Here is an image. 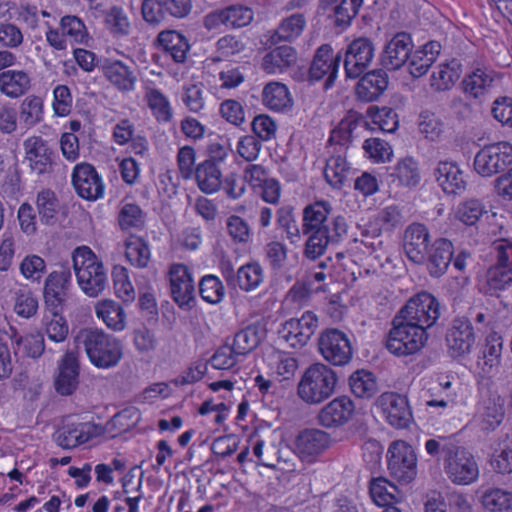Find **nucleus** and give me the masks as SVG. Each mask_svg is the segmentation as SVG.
<instances>
[{
	"mask_svg": "<svg viewBox=\"0 0 512 512\" xmlns=\"http://www.w3.org/2000/svg\"><path fill=\"white\" fill-rule=\"evenodd\" d=\"M331 210V204L324 200L315 201L303 210L304 255L308 259L321 257L329 245L338 244L347 235L346 218L342 215L330 217Z\"/></svg>",
	"mask_w": 512,
	"mask_h": 512,
	"instance_id": "nucleus-1",
	"label": "nucleus"
},
{
	"mask_svg": "<svg viewBox=\"0 0 512 512\" xmlns=\"http://www.w3.org/2000/svg\"><path fill=\"white\" fill-rule=\"evenodd\" d=\"M77 340L90 363L98 369L116 367L123 358L122 341L102 329L84 328L80 330Z\"/></svg>",
	"mask_w": 512,
	"mask_h": 512,
	"instance_id": "nucleus-2",
	"label": "nucleus"
},
{
	"mask_svg": "<svg viewBox=\"0 0 512 512\" xmlns=\"http://www.w3.org/2000/svg\"><path fill=\"white\" fill-rule=\"evenodd\" d=\"M77 284L89 297H97L107 285V272L103 262L88 246L77 247L72 253Z\"/></svg>",
	"mask_w": 512,
	"mask_h": 512,
	"instance_id": "nucleus-3",
	"label": "nucleus"
},
{
	"mask_svg": "<svg viewBox=\"0 0 512 512\" xmlns=\"http://www.w3.org/2000/svg\"><path fill=\"white\" fill-rule=\"evenodd\" d=\"M338 382L337 373L323 363L310 365L298 384L299 397L308 404H318L328 399Z\"/></svg>",
	"mask_w": 512,
	"mask_h": 512,
	"instance_id": "nucleus-4",
	"label": "nucleus"
},
{
	"mask_svg": "<svg viewBox=\"0 0 512 512\" xmlns=\"http://www.w3.org/2000/svg\"><path fill=\"white\" fill-rule=\"evenodd\" d=\"M103 434L104 428L101 424L95 423L86 415L71 414L63 417L61 425L54 434V439L62 449L71 450Z\"/></svg>",
	"mask_w": 512,
	"mask_h": 512,
	"instance_id": "nucleus-5",
	"label": "nucleus"
},
{
	"mask_svg": "<svg viewBox=\"0 0 512 512\" xmlns=\"http://www.w3.org/2000/svg\"><path fill=\"white\" fill-rule=\"evenodd\" d=\"M428 333L421 326L395 316L386 337L385 346L389 353L397 357H407L418 353L426 344Z\"/></svg>",
	"mask_w": 512,
	"mask_h": 512,
	"instance_id": "nucleus-6",
	"label": "nucleus"
},
{
	"mask_svg": "<svg viewBox=\"0 0 512 512\" xmlns=\"http://www.w3.org/2000/svg\"><path fill=\"white\" fill-rule=\"evenodd\" d=\"M45 39L55 51H65L68 45L87 44L90 38L84 21L76 15H64L60 18L58 27L45 22Z\"/></svg>",
	"mask_w": 512,
	"mask_h": 512,
	"instance_id": "nucleus-7",
	"label": "nucleus"
},
{
	"mask_svg": "<svg viewBox=\"0 0 512 512\" xmlns=\"http://www.w3.org/2000/svg\"><path fill=\"white\" fill-rule=\"evenodd\" d=\"M417 454L412 445L395 440L387 450V467L391 477L401 484H409L417 476Z\"/></svg>",
	"mask_w": 512,
	"mask_h": 512,
	"instance_id": "nucleus-8",
	"label": "nucleus"
},
{
	"mask_svg": "<svg viewBox=\"0 0 512 512\" xmlns=\"http://www.w3.org/2000/svg\"><path fill=\"white\" fill-rule=\"evenodd\" d=\"M512 164V144L506 141L487 144L474 157V170L482 177H492Z\"/></svg>",
	"mask_w": 512,
	"mask_h": 512,
	"instance_id": "nucleus-9",
	"label": "nucleus"
},
{
	"mask_svg": "<svg viewBox=\"0 0 512 512\" xmlns=\"http://www.w3.org/2000/svg\"><path fill=\"white\" fill-rule=\"evenodd\" d=\"M397 316L421 326L427 332L440 316L438 300L428 292L417 293L400 309Z\"/></svg>",
	"mask_w": 512,
	"mask_h": 512,
	"instance_id": "nucleus-10",
	"label": "nucleus"
},
{
	"mask_svg": "<svg viewBox=\"0 0 512 512\" xmlns=\"http://www.w3.org/2000/svg\"><path fill=\"white\" fill-rule=\"evenodd\" d=\"M170 294L178 307L190 311L196 305V289L191 269L183 263L170 265L167 274Z\"/></svg>",
	"mask_w": 512,
	"mask_h": 512,
	"instance_id": "nucleus-11",
	"label": "nucleus"
},
{
	"mask_svg": "<svg viewBox=\"0 0 512 512\" xmlns=\"http://www.w3.org/2000/svg\"><path fill=\"white\" fill-rule=\"evenodd\" d=\"M331 443L329 433L316 428H305L296 435L292 450L301 462L315 464L329 449Z\"/></svg>",
	"mask_w": 512,
	"mask_h": 512,
	"instance_id": "nucleus-12",
	"label": "nucleus"
},
{
	"mask_svg": "<svg viewBox=\"0 0 512 512\" xmlns=\"http://www.w3.org/2000/svg\"><path fill=\"white\" fill-rule=\"evenodd\" d=\"M444 470L452 483L461 486L475 483L480 474L474 455L460 447H456L453 453L450 451L444 462Z\"/></svg>",
	"mask_w": 512,
	"mask_h": 512,
	"instance_id": "nucleus-13",
	"label": "nucleus"
},
{
	"mask_svg": "<svg viewBox=\"0 0 512 512\" xmlns=\"http://www.w3.org/2000/svg\"><path fill=\"white\" fill-rule=\"evenodd\" d=\"M318 326V316L308 310L300 318H291L282 323L278 335L289 347L301 349L308 344Z\"/></svg>",
	"mask_w": 512,
	"mask_h": 512,
	"instance_id": "nucleus-14",
	"label": "nucleus"
},
{
	"mask_svg": "<svg viewBox=\"0 0 512 512\" xmlns=\"http://www.w3.org/2000/svg\"><path fill=\"white\" fill-rule=\"evenodd\" d=\"M382 418L393 428H408L413 421V412L407 396L393 391L382 393L376 401Z\"/></svg>",
	"mask_w": 512,
	"mask_h": 512,
	"instance_id": "nucleus-15",
	"label": "nucleus"
},
{
	"mask_svg": "<svg viewBox=\"0 0 512 512\" xmlns=\"http://www.w3.org/2000/svg\"><path fill=\"white\" fill-rule=\"evenodd\" d=\"M318 347L322 357L334 366L348 364L353 355L348 336L336 328L326 329L320 334Z\"/></svg>",
	"mask_w": 512,
	"mask_h": 512,
	"instance_id": "nucleus-16",
	"label": "nucleus"
},
{
	"mask_svg": "<svg viewBox=\"0 0 512 512\" xmlns=\"http://www.w3.org/2000/svg\"><path fill=\"white\" fill-rule=\"evenodd\" d=\"M496 264L487 271L486 293L493 295L512 286V243L503 240L495 247Z\"/></svg>",
	"mask_w": 512,
	"mask_h": 512,
	"instance_id": "nucleus-17",
	"label": "nucleus"
},
{
	"mask_svg": "<svg viewBox=\"0 0 512 512\" xmlns=\"http://www.w3.org/2000/svg\"><path fill=\"white\" fill-rule=\"evenodd\" d=\"M341 63V54L336 53L330 44H322L315 51L309 68L311 81H324V89H330L337 77Z\"/></svg>",
	"mask_w": 512,
	"mask_h": 512,
	"instance_id": "nucleus-18",
	"label": "nucleus"
},
{
	"mask_svg": "<svg viewBox=\"0 0 512 512\" xmlns=\"http://www.w3.org/2000/svg\"><path fill=\"white\" fill-rule=\"evenodd\" d=\"M71 182L76 194L84 200L95 201L104 197L103 178L90 163L76 164L72 170Z\"/></svg>",
	"mask_w": 512,
	"mask_h": 512,
	"instance_id": "nucleus-19",
	"label": "nucleus"
},
{
	"mask_svg": "<svg viewBox=\"0 0 512 512\" xmlns=\"http://www.w3.org/2000/svg\"><path fill=\"white\" fill-rule=\"evenodd\" d=\"M72 287V274L69 269L52 271L44 285V299L49 312L63 311L69 291Z\"/></svg>",
	"mask_w": 512,
	"mask_h": 512,
	"instance_id": "nucleus-20",
	"label": "nucleus"
},
{
	"mask_svg": "<svg viewBox=\"0 0 512 512\" xmlns=\"http://www.w3.org/2000/svg\"><path fill=\"white\" fill-rule=\"evenodd\" d=\"M355 412V403L349 396H338L321 408L317 422L324 428L336 429L348 424Z\"/></svg>",
	"mask_w": 512,
	"mask_h": 512,
	"instance_id": "nucleus-21",
	"label": "nucleus"
},
{
	"mask_svg": "<svg viewBox=\"0 0 512 512\" xmlns=\"http://www.w3.org/2000/svg\"><path fill=\"white\" fill-rule=\"evenodd\" d=\"M374 45L365 37L354 39L349 45L344 58V70L348 78L356 79L368 68L374 58Z\"/></svg>",
	"mask_w": 512,
	"mask_h": 512,
	"instance_id": "nucleus-22",
	"label": "nucleus"
},
{
	"mask_svg": "<svg viewBox=\"0 0 512 512\" xmlns=\"http://www.w3.org/2000/svg\"><path fill=\"white\" fill-rule=\"evenodd\" d=\"M446 345L452 358L469 354L475 344V331L467 318H455L446 333Z\"/></svg>",
	"mask_w": 512,
	"mask_h": 512,
	"instance_id": "nucleus-23",
	"label": "nucleus"
},
{
	"mask_svg": "<svg viewBox=\"0 0 512 512\" xmlns=\"http://www.w3.org/2000/svg\"><path fill=\"white\" fill-rule=\"evenodd\" d=\"M505 417V400L500 395L483 397L477 404L473 417L475 425L484 432L496 430Z\"/></svg>",
	"mask_w": 512,
	"mask_h": 512,
	"instance_id": "nucleus-24",
	"label": "nucleus"
},
{
	"mask_svg": "<svg viewBox=\"0 0 512 512\" xmlns=\"http://www.w3.org/2000/svg\"><path fill=\"white\" fill-rule=\"evenodd\" d=\"M99 69L106 81L118 92L126 94L135 90L137 75L132 66L121 60L106 58Z\"/></svg>",
	"mask_w": 512,
	"mask_h": 512,
	"instance_id": "nucleus-25",
	"label": "nucleus"
},
{
	"mask_svg": "<svg viewBox=\"0 0 512 512\" xmlns=\"http://www.w3.org/2000/svg\"><path fill=\"white\" fill-rule=\"evenodd\" d=\"M368 125L363 116L349 111L345 117L331 130L327 144L334 152L347 153L353 137L359 127Z\"/></svg>",
	"mask_w": 512,
	"mask_h": 512,
	"instance_id": "nucleus-26",
	"label": "nucleus"
},
{
	"mask_svg": "<svg viewBox=\"0 0 512 512\" xmlns=\"http://www.w3.org/2000/svg\"><path fill=\"white\" fill-rule=\"evenodd\" d=\"M430 234L422 223L410 224L403 238V248L407 258L415 264H425L429 250Z\"/></svg>",
	"mask_w": 512,
	"mask_h": 512,
	"instance_id": "nucleus-27",
	"label": "nucleus"
},
{
	"mask_svg": "<svg viewBox=\"0 0 512 512\" xmlns=\"http://www.w3.org/2000/svg\"><path fill=\"white\" fill-rule=\"evenodd\" d=\"M25 159L29 167L37 174L48 173L52 170L53 151L41 136H30L23 142Z\"/></svg>",
	"mask_w": 512,
	"mask_h": 512,
	"instance_id": "nucleus-28",
	"label": "nucleus"
},
{
	"mask_svg": "<svg viewBox=\"0 0 512 512\" xmlns=\"http://www.w3.org/2000/svg\"><path fill=\"white\" fill-rule=\"evenodd\" d=\"M438 185L445 194L461 195L467 188V175L453 161H440L435 171Z\"/></svg>",
	"mask_w": 512,
	"mask_h": 512,
	"instance_id": "nucleus-29",
	"label": "nucleus"
},
{
	"mask_svg": "<svg viewBox=\"0 0 512 512\" xmlns=\"http://www.w3.org/2000/svg\"><path fill=\"white\" fill-rule=\"evenodd\" d=\"M413 46L412 38L408 33H396L385 46L382 55L383 66L388 70L400 69L407 63Z\"/></svg>",
	"mask_w": 512,
	"mask_h": 512,
	"instance_id": "nucleus-30",
	"label": "nucleus"
},
{
	"mask_svg": "<svg viewBox=\"0 0 512 512\" xmlns=\"http://www.w3.org/2000/svg\"><path fill=\"white\" fill-rule=\"evenodd\" d=\"M494 76L493 71L483 68L467 73L461 81V90L466 99L481 102L492 88Z\"/></svg>",
	"mask_w": 512,
	"mask_h": 512,
	"instance_id": "nucleus-31",
	"label": "nucleus"
},
{
	"mask_svg": "<svg viewBox=\"0 0 512 512\" xmlns=\"http://www.w3.org/2000/svg\"><path fill=\"white\" fill-rule=\"evenodd\" d=\"M157 41L163 55L174 63H184L190 50L188 39L175 30H165L158 34Z\"/></svg>",
	"mask_w": 512,
	"mask_h": 512,
	"instance_id": "nucleus-32",
	"label": "nucleus"
},
{
	"mask_svg": "<svg viewBox=\"0 0 512 512\" xmlns=\"http://www.w3.org/2000/svg\"><path fill=\"white\" fill-rule=\"evenodd\" d=\"M454 247L450 240L436 239L428 250L426 259L427 269L431 276H442L452 261Z\"/></svg>",
	"mask_w": 512,
	"mask_h": 512,
	"instance_id": "nucleus-33",
	"label": "nucleus"
},
{
	"mask_svg": "<svg viewBox=\"0 0 512 512\" xmlns=\"http://www.w3.org/2000/svg\"><path fill=\"white\" fill-rule=\"evenodd\" d=\"M503 338L497 332H491L485 338L479 351L477 366L484 374H491L501 364Z\"/></svg>",
	"mask_w": 512,
	"mask_h": 512,
	"instance_id": "nucleus-34",
	"label": "nucleus"
},
{
	"mask_svg": "<svg viewBox=\"0 0 512 512\" xmlns=\"http://www.w3.org/2000/svg\"><path fill=\"white\" fill-rule=\"evenodd\" d=\"M388 86V75L383 70H373L364 74L358 81L355 92L364 102L377 100Z\"/></svg>",
	"mask_w": 512,
	"mask_h": 512,
	"instance_id": "nucleus-35",
	"label": "nucleus"
},
{
	"mask_svg": "<svg viewBox=\"0 0 512 512\" xmlns=\"http://www.w3.org/2000/svg\"><path fill=\"white\" fill-rule=\"evenodd\" d=\"M462 74V64L457 59H451L440 63L435 67L430 76V87L436 92L451 90Z\"/></svg>",
	"mask_w": 512,
	"mask_h": 512,
	"instance_id": "nucleus-36",
	"label": "nucleus"
},
{
	"mask_svg": "<svg viewBox=\"0 0 512 512\" xmlns=\"http://www.w3.org/2000/svg\"><path fill=\"white\" fill-rule=\"evenodd\" d=\"M226 281H235L240 290L251 292L256 290L264 280V271L258 262H249L239 267L236 276L233 270L223 273Z\"/></svg>",
	"mask_w": 512,
	"mask_h": 512,
	"instance_id": "nucleus-37",
	"label": "nucleus"
},
{
	"mask_svg": "<svg viewBox=\"0 0 512 512\" xmlns=\"http://www.w3.org/2000/svg\"><path fill=\"white\" fill-rule=\"evenodd\" d=\"M79 363L77 357L67 352L59 365V374L55 380V388L61 395H71L78 386Z\"/></svg>",
	"mask_w": 512,
	"mask_h": 512,
	"instance_id": "nucleus-38",
	"label": "nucleus"
},
{
	"mask_svg": "<svg viewBox=\"0 0 512 512\" xmlns=\"http://www.w3.org/2000/svg\"><path fill=\"white\" fill-rule=\"evenodd\" d=\"M441 50V45L437 41H429L420 48L416 49L409 57L408 69L414 78L425 75L432 64L435 62Z\"/></svg>",
	"mask_w": 512,
	"mask_h": 512,
	"instance_id": "nucleus-39",
	"label": "nucleus"
},
{
	"mask_svg": "<svg viewBox=\"0 0 512 512\" xmlns=\"http://www.w3.org/2000/svg\"><path fill=\"white\" fill-rule=\"evenodd\" d=\"M31 81L24 70H4L0 72V92L11 99L19 98L29 91Z\"/></svg>",
	"mask_w": 512,
	"mask_h": 512,
	"instance_id": "nucleus-40",
	"label": "nucleus"
},
{
	"mask_svg": "<svg viewBox=\"0 0 512 512\" xmlns=\"http://www.w3.org/2000/svg\"><path fill=\"white\" fill-rule=\"evenodd\" d=\"M262 103L271 111L284 112L292 107L293 99L285 84L271 81L263 88Z\"/></svg>",
	"mask_w": 512,
	"mask_h": 512,
	"instance_id": "nucleus-41",
	"label": "nucleus"
},
{
	"mask_svg": "<svg viewBox=\"0 0 512 512\" xmlns=\"http://www.w3.org/2000/svg\"><path fill=\"white\" fill-rule=\"evenodd\" d=\"M350 170L351 167L347 161L346 153L332 151L331 156L326 160L323 175L332 188L341 189L348 179Z\"/></svg>",
	"mask_w": 512,
	"mask_h": 512,
	"instance_id": "nucleus-42",
	"label": "nucleus"
},
{
	"mask_svg": "<svg viewBox=\"0 0 512 512\" xmlns=\"http://www.w3.org/2000/svg\"><path fill=\"white\" fill-rule=\"evenodd\" d=\"M35 203L41 223L53 225L58 221L62 205L55 191L50 188L41 189Z\"/></svg>",
	"mask_w": 512,
	"mask_h": 512,
	"instance_id": "nucleus-43",
	"label": "nucleus"
},
{
	"mask_svg": "<svg viewBox=\"0 0 512 512\" xmlns=\"http://www.w3.org/2000/svg\"><path fill=\"white\" fill-rule=\"evenodd\" d=\"M297 62V51L287 45L277 46L263 57L262 67L270 74L283 72Z\"/></svg>",
	"mask_w": 512,
	"mask_h": 512,
	"instance_id": "nucleus-44",
	"label": "nucleus"
},
{
	"mask_svg": "<svg viewBox=\"0 0 512 512\" xmlns=\"http://www.w3.org/2000/svg\"><path fill=\"white\" fill-rule=\"evenodd\" d=\"M222 177L221 167H217L209 161H202L197 165L193 179L201 192L211 195L221 189Z\"/></svg>",
	"mask_w": 512,
	"mask_h": 512,
	"instance_id": "nucleus-45",
	"label": "nucleus"
},
{
	"mask_svg": "<svg viewBox=\"0 0 512 512\" xmlns=\"http://www.w3.org/2000/svg\"><path fill=\"white\" fill-rule=\"evenodd\" d=\"M369 494L375 505L388 507L399 502L398 487L383 476L373 477L369 482Z\"/></svg>",
	"mask_w": 512,
	"mask_h": 512,
	"instance_id": "nucleus-46",
	"label": "nucleus"
},
{
	"mask_svg": "<svg viewBox=\"0 0 512 512\" xmlns=\"http://www.w3.org/2000/svg\"><path fill=\"white\" fill-rule=\"evenodd\" d=\"M351 393L361 399H371L378 393V381L375 374L366 369L354 371L348 379Z\"/></svg>",
	"mask_w": 512,
	"mask_h": 512,
	"instance_id": "nucleus-47",
	"label": "nucleus"
},
{
	"mask_svg": "<svg viewBox=\"0 0 512 512\" xmlns=\"http://www.w3.org/2000/svg\"><path fill=\"white\" fill-rule=\"evenodd\" d=\"M95 312L99 319L113 331H122L126 325V314L123 307L111 299H105L97 303Z\"/></svg>",
	"mask_w": 512,
	"mask_h": 512,
	"instance_id": "nucleus-48",
	"label": "nucleus"
},
{
	"mask_svg": "<svg viewBox=\"0 0 512 512\" xmlns=\"http://www.w3.org/2000/svg\"><path fill=\"white\" fill-rule=\"evenodd\" d=\"M226 230L232 243L239 250L247 251L253 242V230L249 223L238 215H230L226 220Z\"/></svg>",
	"mask_w": 512,
	"mask_h": 512,
	"instance_id": "nucleus-49",
	"label": "nucleus"
},
{
	"mask_svg": "<svg viewBox=\"0 0 512 512\" xmlns=\"http://www.w3.org/2000/svg\"><path fill=\"white\" fill-rule=\"evenodd\" d=\"M145 101L158 123L166 124L172 120L173 109L170 101L159 89H148L145 93Z\"/></svg>",
	"mask_w": 512,
	"mask_h": 512,
	"instance_id": "nucleus-50",
	"label": "nucleus"
},
{
	"mask_svg": "<svg viewBox=\"0 0 512 512\" xmlns=\"http://www.w3.org/2000/svg\"><path fill=\"white\" fill-rule=\"evenodd\" d=\"M125 256L132 266L147 267L151 257L147 241L142 237L131 234L125 241Z\"/></svg>",
	"mask_w": 512,
	"mask_h": 512,
	"instance_id": "nucleus-51",
	"label": "nucleus"
},
{
	"mask_svg": "<svg viewBox=\"0 0 512 512\" xmlns=\"http://www.w3.org/2000/svg\"><path fill=\"white\" fill-rule=\"evenodd\" d=\"M392 176L395 177L402 186H417L421 179L418 162L412 157L400 159L394 167Z\"/></svg>",
	"mask_w": 512,
	"mask_h": 512,
	"instance_id": "nucleus-52",
	"label": "nucleus"
},
{
	"mask_svg": "<svg viewBox=\"0 0 512 512\" xmlns=\"http://www.w3.org/2000/svg\"><path fill=\"white\" fill-rule=\"evenodd\" d=\"M113 288L117 298L125 303L135 300L136 293L129 278V271L126 267L115 265L112 269Z\"/></svg>",
	"mask_w": 512,
	"mask_h": 512,
	"instance_id": "nucleus-53",
	"label": "nucleus"
},
{
	"mask_svg": "<svg viewBox=\"0 0 512 512\" xmlns=\"http://www.w3.org/2000/svg\"><path fill=\"white\" fill-rule=\"evenodd\" d=\"M198 287L201 299L208 304H218L225 296V287L216 275H204L200 279Z\"/></svg>",
	"mask_w": 512,
	"mask_h": 512,
	"instance_id": "nucleus-54",
	"label": "nucleus"
},
{
	"mask_svg": "<svg viewBox=\"0 0 512 512\" xmlns=\"http://www.w3.org/2000/svg\"><path fill=\"white\" fill-rule=\"evenodd\" d=\"M298 367L297 358L288 352H278L274 362L270 364L271 373L279 382L292 380Z\"/></svg>",
	"mask_w": 512,
	"mask_h": 512,
	"instance_id": "nucleus-55",
	"label": "nucleus"
},
{
	"mask_svg": "<svg viewBox=\"0 0 512 512\" xmlns=\"http://www.w3.org/2000/svg\"><path fill=\"white\" fill-rule=\"evenodd\" d=\"M305 27V16L301 13H295L281 21L275 35L278 37V40L291 42L303 33Z\"/></svg>",
	"mask_w": 512,
	"mask_h": 512,
	"instance_id": "nucleus-56",
	"label": "nucleus"
},
{
	"mask_svg": "<svg viewBox=\"0 0 512 512\" xmlns=\"http://www.w3.org/2000/svg\"><path fill=\"white\" fill-rule=\"evenodd\" d=\"M371 123L375 126L372 129H379L385 133L396 131L399 125L397 113L389 107H370L367 111Z\"/></svg>",
	"mask_w": 512,
	"mask_h": 512,
	"instance_id": "nucleus-57",
	"label": "nucleus"
},
{
	"mask_svg": "<svg viewBox=\"0 0 512 512\" xmlns=\"http://www.w3.org/2000/svg\"><path fill=\"white\" fill-rule=\"evenodd\" d=\"M482 504L491 512H512V493L500 488L489 489L482 495Z\"/></svg>",
	"mask_w": 512,
	"mask_h": 512,
	"instance_id": "nucleus-58",
	"label": "nucleus"
},
{
	"mask_svg": "<svg viewBox=\"0 0 512 512\" xmlns=\"http://www.w3.org/2000/svg\"><path fill=\"white\" fill-rule=\"evenodd\" d=\"M260 344L259 331L254 326H247L235 333L231 347L238 356H245Z\"/></svg>",
	"mask_w": 512,
	"mask_h": 512,
	"instance_id": "nucleus-59",
	"label": "nucleus"
},
{
	"mask_svg": "<svg viewBox=\"0 0 512 512\" xmlns=\"http://www.w3.org/2000/svg\"><path fill=\"white\" fill-rule=\"evenodd\" d=\"M486 213L484 204L477 199L465 200L457 206L455 218L466 226H474Z\"/></svg>",
	"mask_w": 512,
	"mask_h": 512,
	"instance_id": "nucleus-60",
	"label": "nucleus"
},
{
	"mask_svg": "<svg viewBox=\"0 0 512 512\" xmlns=\"http://www.w3.org/2000/svg\"><path fill=\"white\" fill-rule=\"evenodd\" d=\"M38 311V299L28 287H22L15 292L14 312L22 318L29 319Z\"/></svg>",
	"mask_w": 512,
	"mask_h": 512,
	"instance_id": "nucleus-61",
	"label": "nucleus"
},
{
	"mask_svg": "<svg viewBox=\"0 0 512 512\" xmlns=\"http://www.w3.org/2000/svg\"><path fill=\"white\" fill-rule=\"evenodd\" d=\"M402 212L397 205H388L380 209L373 217V223L379 232H391L400 226Z\"/></svg>",
	"mask_w": 512,
	"mask_h": 512,
	"instance_id": "nucleus-62",
	"label": "nucleus"
},
{
	"mask_svg": "<svg viewBox=\"0 0 512 512\" xmlns=\"http://www.w3.org/2000/svg\"><path fill=\"white\" fill-rule=\"evenodd\" d=\"M491 466L497 473H512V438L507 437L498 444L492 455Z\"/></svg>",
	"mask_w": 512,
	"mask_h": 512,
	"instance_id": "nucleus-63",
	"label": "nucleus"
},
{
	"mask_svg": "<svg viewBox=\"0 0 512 512\" xmlns=\"http://www.w3.org/2000/svg\"><path fill=\"white\" fill-rule=\"evenodd\" d=\"M118 223L123 231L142 229L144 216L141 208L134 203L124 204L118 214Z\"/></svg>",
	"mask_w": 512,
	"mask_h": 512,
	"instance_id": "nucleus-64",
	"label": "nucleus"
}]
</instances>
